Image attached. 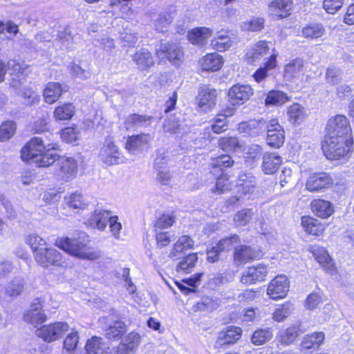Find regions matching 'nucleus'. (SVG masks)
<instances>
[{
  "label": "nucleus",
  "instance_id": "nucleus-25",
  "mask_svg": "<svg viewBox=\"0 0 354 354\" xmlns=\"http://www.w3.org/2000/svg\"><path fill=\"white\" fill-rule=\"evenodd\" d=\"M310 208L317 216L322 218H328L334 212L330 202L320 198L313 200L310 203Z\"/></svg>",
  "mask_w": 354,
  "mask_h": 354
},
{
  "label": "nucleus",
  "instance_id": "nucleus-33",
  "mask_svg": "<svg viewBox=\"0 0 354 354\" xmlns=\"http://www.w3.org/2000/svg\"><path fill=\"white\" fill-rule=\"evenodd\" d=\"M62 86L58 82H49L44 90L45 102L49 104L55 102L62 94Z\"/></svg>",
  "mask_w": 354,
  "mask_h": 354
},
{
  "label": "nucleus",
  "instance_id": "nucleus-35",
  "mask_svg": "<svg viewBox=\"0 0 354 354\" xmlns=\"http://www.w3.org/2000/svg\"><path fill=\"white\" fill-rule=\"evenodd\" d=\"M287 114L291 123L300 124L308 116L307 111L298 103H294L288 108Z\"/></svg>",
  "mask_w": 354,
  "mask_h": 354
},
{
  "label": "nucleus",
  "instance_id": "nucleus-55",
  "mask_svg": "<svg viewBox=\"0 0 354 354\" xmlns=\"http://www.w3.org/2000/svg\"><path fill=\"white\" fill-rule=\"evenodd\" d=\"M300 329L297 326L288 328L281 335V342L286 345L293 343L299 335Z\"/></svg>",
  "mask_w": 354,
  "mask_h": 354
},
{
  "label": "nucleus",
  "instance_id": "nucleus-24",
  "mask_svg": "<svg viewBox=\"0 0 354 354\" xmlns=\"http://www.w3.org/2000/svg\"><path fill=\"white\" fill-rule=\"evenodd\" d=\"M242 330L239 327L230 326L225 330L220 332L216 344L222 346L235 343L241 337Z\"/></svg>",
  "mask_w": 354,
  "mask_h": 354
},
{
  "label": "nucleus",
  "instance_id": "nucleus-37",
  "mask_svg": "<svg viewBox=\"0 0 354 354\" xmlns=\"http://www.w3.org/2000/svg\"><path fill=\"white\" fill-rule=\"evenodd\" d=\"M165 157H158L155 160V168L158 171L157 180L162 185H167L171 178L169 169L164 166L167 163Z\"/></svg>",
  "mask_w": 354,
  "mask_h": 354
},
{
  "label": "nucleus",
  "instance_id": "nucleus-52",
  "mask_svg": "<svg viewBox=\"0 0 354 354\" xmlns=\"http://www.w3.org/2000/svg\"><path fill=\"white\" fill-rule=\"evenodd\" d=\"M155 28L159 32H165L171 22V17L168 12H162L153 17Z\"/></svg>",
  "mask_w": 354,
  "mask_h": 354
},
{
  "label": "nucleus",
  "instance_id": "nucleus-60",
  "mask_svg": "<svg viewBox=\"0 0 354 354\" xmlns=\"http://www.w3.org/2000/svg\"><path fill=\"white\" fill-rule=\"evenodd\" d=\"M218 306V304L213 299L209 297H204L196 305L194 308L195 311H211L216 309Z\"/></svg>",
  "mask_w": 354,
  "mask_h": 354
},
{
  "label": "nucleus",
  "instance_id": "nucleus-13",
  "mask_svg": "<svg viewBox=\"0 0 354 354\" xmlns=\"http://www.w3.org/2000/svg\"><path fill=\"white\" fill-rule=\"evenodd\" d=\"M140 337L136 333H130L118 344L114 347L111 354H134L140 344Z\"/></svg>",
  "mask_w": 354,
  "mask_h": 354
},
{
  "label": "nucleus",
  "instance_id": "nucleus-49",
  "mask_svg": "<svg viewBox=\"0 0 354 354\" xmlns=\"http://www.w3.org/2000/svg\"><path fill=\"white\" fill-rule=\"evenodd\" d=\"M268 50L269 48L267 42L259 41L253 46L252 49L247 53V55L252 59V62H254L266 55Z\"/></svg>",
  "mask_w": 354,
  "mask_h": 354
},
{
  "label": "nucleus",
  "instance_id": "nucleus-14",
  "mask_svg": "<svg viewBox=\"0 0 354 354\" xmlns=\"http://www.w3.org/2000/svg\"><path fill=\"white\" fill-rule=\"evenodd\" d=\"M59 169L58 175L66 181L75 178L77 173V163L75 159L71 157H62L58 155Z\"/></svg>",
  "mask_w": 354,
  "mask_h": 354
},
{
  "label": "nucleus",
  "instance_id": "nucleus-38",
  "mask_svg": "<svg viewBox=\"0 0 354 354\" xmlns=\"http://www.w3.org/2000/svg\"><path fill=\"white\" fill-rule=\"evenodd\" d=\"M218 145L226 152H238L243 148V144L236 137H222L218 140Z\"/></svg>",
  "mask_w": 354,
  "mask_h": 354
},
{
  "label": "nucleus",
  "instance_id": "nucleus-51",
  "mask_svg": "<svg viewBox=\"0 0 354 354\" xmlns=\"http://www.w3.org/2000/svg\"><path fill=\"white\" fill-rule=\"evenodd\" d=\"M241 151L243 152L244 158L247 160H259L262 155L263 149L259 145L252 144L243 146Z\"/></svg>",
  "mask_w": 354,
  "mask_h": 354
},
{
  "label": "nucleus",
  "instance_id": "nucleus-39",
  "mask_svg": "<svg viewBox=\"0 0 354 354\" xmlns=\"http://www.w3.org/2000/svg\"><path fill=\"white\" fill-rule=\"evenodd\" d=\"M290 100L288 95L278 90H272L267 94L265 104L269 106H281Z\"/></svg>",
  "mask_w": 354,
  "mask_h": 354
},
{
  "label": "nucleus",
  "instance_id": "nucleus-10",
  "mask_svg": "<svg viewBox=\"0 0 354 354\" xmlns=\"http://www.w3.org/2000/svg\"><path fill=\"white\" fill-rule=\"evenodd\" d=\"M289 290V281L285 275H278L269 283L267 294L272 299L285 297Z\"/></svg>",
  "mask_w": 354,
  "mask_h": 354
},
{
  "label": "nucleus",
  "instance_id": "nucleus-26",
  "mask_svg": "<svg viewBox=\"0 0 354 354\" xmlns=\"http://www.w3.org/2000/svg\"><path fill=\"white\" fill-rule=\"evenodd\" d=\"M212 33V30L209 28L197 27L189 31L187 38L192 44L203 46Z\"/></svg>",
  "mask_w": 354,
  "mask_h": 354
},
{
  "label": "nucleus",
  "instance_id": "nucleus-47",
  "mask_svg": "<svg viewBox=\"0 0 354 354\" xmlns=\"http://www.w3.org/2000/svg\"><path fill=\"white\" fill-rule=\"evenodd\" d=\"M25 242L31 248L33 255L47 245L46 241L35 233L26 235Z\"/></svg>",
  "mask_w": 354,
  "mask_h": 354
},
{
  "label": "nucleus",
  "instance_id": "nucleus-12",
  "mask_svg": "<svg viewBox=\"0 0 354 354\" xmlns=\"http://www.w3.org/2000/svg\"><path fill=\"white\" fill-rule=\"evenodd\" d=\"M217 91L207 86L201 88L197 96V104L204 112L209 111L216 105Z\"/></svg>",
  "mask_w": 354,
  "mask_h": 354
},
{
  "label": "nucleus",
  "instance_id": "nucleus-44",
  "mask_svg": "<svg viewBox=\"0 0 354 354\" xmlns=\"http://www.w3.org/2000/svg\"><path fill=\"white\" fill-rule=\"evenodd\" d=\"M193 245L194 241L191 237L187 235H183L180 236L178 241L174 244L169 256L171 257H178L179 254L183 252L184 250L192 248Z\"/></svg>",
  "mask_w": 354,
  "mask_h": 354
},
{
  "label": "nucleus",
  "instance_id": "nucleus-20",
  "mask_svg": "<svg viewBox=\"0 0 354 354\" xmlns=\"http://www.w3.org/2000/svg\"><path fill=\"white\" fill-rule=\"evenodd\" d=\"M268 122L263 120H250L239 124L238 131L251 137H256L266 130Z\"/></svg>",
  "mask_w": 354,
  "mask_h": 354
},
{
  "label": "nucleus",
  "instance_id": "nucleus-53",
  "mask_svg": "<svg viewBox=\"0 0 354 354\" xmlns=\"http://www.w3.org/2000/svg\"><path fill=\"white\" fill-rule=\"evenodd\" d=\"M198 261V255L196 253H192L181 260L177 266L178 271H183L185 273L191 272L192 270L195 267Z\"/></svg>",
  "mask_w": 354,
  "mask_h": 354
},
{
  "label": "nucleus",
  "instance_id": "nucleus-54",
  "mask_svg": "<svg viewBox=\"0 0 354 354\" xmlns=\"http://www.w3.org/2000/svg\"><path fill=\"white\" fill-rule=\"evenodd\" d=\"M175 216L173 213L162 214L157 218L154 224L155 232L161 231L173 225L175 222Z\"/></svg>",
  "mask_w": 354,
  "mask_h": 354
},
{
  "label": "nucleus",
  "instance_id": "nucleus-3",
  "mask_svg": "<svg viewBox=\"0 0 354 354\" xmlns=\"http://www.w3.org/2000/svg\"><path fill=\"white\" fill-rule=\"evenodd\" d=\"M353 138L325 137L322 149L328 159L337 160L344 156L353 145Z\"/></svg>",
  "mask_w": 354,
  "mask_h": 354
},
{
  "label": "nucleus",
  "instance_id": "nucleus-16",
  "mask_svg": "<svg viewBox=\"0 0 354 354\" xmlns=\"http://www.w3.org/2000/svg\"><path fill=\"white\" fill-rule=\"evenodd\" d=\"M333 183L332 177L326 173L315 174L310 176L306 183V188L310 192H317L327 188Z\"/></svg>",
  "mask_w": 354,
  "mask_h": 354
},
{
  "label": "nucleus",
  "instance_id": "nucleus-63",
  "mask_svg": "<svg viewBox=\"0 0 354 354\" xmlns=\"http://www.w3.org/2000/svg\"><path fill=\"white\" fill-rule=\"evenodd\" d=\"M27 75H11L9 80L10 86L15 89L16 93L21 92V88L26 80Z\"/></svg>",
  "mask_w": 354,
  "mask_h": 354
},
{
  "label": "nucleus",
  "instance_id": "nucleus-27",
  "mask_svg": "<svg viewBox=\"0 0 354 354\" xmlns=\"http://www.w3.org/2000/svg\"><path fill=\"white\" fill-rule=\"evenodd\" d=\"M132 59L140 70H147L154 65L153 57L147 48H140L133 55Z\"/></svg>",
  "mask_w": 354,
  "mask_h": 354
},
{
  "label": "nucleus",
  "instance_id": "nucleus-41",
  "mask_svg": "<svg viewBox=\"0 0 354 354\" xmlns=\"http://www.w3.org/2000/svg\"><path fill=\"white\" fill-rule=\"evenodd\" d=\"M272 337L273 329L272 328H259L253 333L251 342L256 346H260L269 342Z\"/></svg>",
  "mask_w": 354,
  "mask_h": 354
},
{
  "label": "nucleus",
  "instance_id": "nucleus-56",
  "mask_svg": "<svg viewBox=\"0 0 354 354\" xmlns=\"http://www.w3.org/2000/svg\"><path fill=\"white\" fill-rule=\"evenodd\" d=\"M80 133L75 127H66L62 131L61 138L67 143L75 145L79 140Z\"/></svg>",
  "mask_w": 354,
  "mask_h": 354
},
{
  "label": "nucleus",
  "instance_id": "nucleus-15",
  "mask_svg": "<svg viewBox=\"0 0 354 354\" xmlns=\"http://www.w3.org/2000/svg\"><path fill=\"white\" fill-rule=\"evenodd\" d=\"M253 95V89L250 85L236 84L228 91V97L232 105L242 104Z\"/></svg>",
  "mask_w": 354,
  "mask_h": 354
},
{
  "label": "nucleus",
  "instance_id": "nucleus-21",
  "mask_svg": "<svg viewBox=\"0 0 354 354\" xmlns=\"http://www.w3.org/2000/svg\"><path fill=\"white\" fill-rule=\"evenodd\" d=\"M310 252L313 253L315 259L327 272L331 274L335 272V268L334 263L327 251L323 247L317 245L312 246L310 248Z\"/></svg>",
  "mask_w": 354,
  "mask_h": 354
},
{
  "label": "nucleus",
  "instance_id": "nucleus-23",
  "mask_svg": "<svg viewBox=\"0 0 354 354\" xmlns=\"http://www.w3.org/2000/svg\"><path fill=\"white\" fill-rule=\"evenodd\" d=\"M152 119L151 116L133 113L127 117L124 127L129 131L146 128L150 126Z\"/></svg>",
  "mask_w": 354,
  "mask_h": 354
},
{
  "label": "nucleus",
  "instance_id": "nucleus-18",
  "mask_svg": "<svg viewBox=\"0 0 354 354\" xmlns=\"http://www.w3.org/2000/svg\"><path fill=\"white\" fill-rule=\"evenodd\" d=\"M152 137L149 133H140L129 136L127 139L125 149L131 153L135 154L142 151L151 140Z\"/></svg>",
  "mask_w": 354,
  "mask_h": 354
},
{
  "label": "nucleus",
  "instance_id": "nucleus-43",
  "mask_svg": "<svg viewBox=\"0 0 354 354\" xmlns=\"http://www.w3.org/2000/svg\"><path fill=\"white\" fill-rule=\"evenodd\" d=\"M64 201L68 207L74 209H84L88 205L86 200L81 193L75 192L64 197Z\"/></svg>",
  "mask_w": 354,
  "mask_h": 354
},
{
  "label": "nucleus",
  "instance_id": "nucleus-64",
  "mask_svg": "<svg viewBox=\"0 0 354 354\" xmlns=\"http://www.w3.org/2000/svg\"><path fill=\"white\" fill-rule=\"evenodd\" d=\"M345 0H324L323 7L329 14H334L343 6Z\"/></svg>",
  "mask_w": 354,
  "mask_h": 354
},
{
  "label": "nucleus",
  "instance_id": "nucleus-30",
  "mask_svg": "<svg viewBox=\"0 0 354 354\" xmlns=\"http://www.w3.org/2000/svg\"><path fill=\"white\" fill-rule=\"evenodd\" d=\"M111 217V212L106 210H98L91 216L88 224L93 228L104 230Z\"/></svg>",
  "mask_w": 354,
  "mask_h": 354
},
{
  "label": "nucleus",
  "instance_id": "nucleus-62",
  "mask_svg": "<svg viewBox=\"0 0 354 354\" xmlns=\"http://www.w3.org/2000/svg\"><path fill=\"white\" fill-rule=\"evenodd\" d=\"M240 241L239 237L236 234H234L230 237L223 238L216 244V248L220 252L229 250L234 244Z\"/></svg>",
  "mask_w": 354,
  "mask_h": 354
},
{
  "label": "nucleus",
  "instance_id": "nucleus-1",
  "mask_svg": "<svg viewBox=\"0 0 354 354\" xmlns=\"http://www.w3.org/2000/svg\"><path fill=\"white\" fill-rule=\"evenodd\" d=\"M47 136L32 138L21 149V157L24 161L32 160L38 167H46L52 165L58 158L55 150L57 144L50 143Z\"/></svg>",
  "mask_w": 354,
  "mask_h": 354
},
{
  "label": "nucleus",
  "instance_id": "nucleus-57",
  "mask_svg": "<svg viewBox=\"0 0 354 354\" xmlns=\"http://www.w3.org/2000/svg\"><path fill=\"white\" fill-rule=\"evenodd\" d=\"M253 214V211L251 209L241 210L234 216V221L235 225L237 227L246 225L252 220Z\"/></svg>",
  "mask_w": 354,
  "mask_h": 354
},
{
  "label": "nucleus",
  "instance_id": "nucleus-61",
  "mask_svg": "<svg viewBox=\"0 0 354 354\" xmlns=\"http://www.w3.org/2000/svg\"><path fill=\"white\" fill-rule=\"evenodd\" d=\"M234 160L228 155H222L215 158H213L211 162V165L214 168H219L223 170L224 168L230 167L233 165Z\"/></svg>",
  "mask_w": 354,
  "mask_h": 354
},
{
  "label": "nucleus",
  "instance_id": "nucleus-19",
  "mask_svg": "<svg viewBox=\"0 0 354 354\" xmlns=\"http://www.w3.org/2000/svg\"><path fill=\"white\" fill-rule=\"evenodd\" d=\"M304 61L297 58L285 66L283 76L285 80L292 82L299 79L304 75Z\"/></svg>",
  "mask_w": 354,
  "mask_h": 354
},
{
  "label": "nucleus",
  "instance_id": "nucleus-31",
  "mask_svg": "<svg viewBox=\"0 0 354 354\" xmlns=\"http://www.w3.org/2000/svg\"><path fill=\"white\" fill-rule=\"evenodd\" d=\"M232 45V41L225 30L217 32L211 40V46L218 51L222 52L228 50Z\"/></svg>",
  "mask_w": 354,
  "mask_h": 354
},
{
  "label": "nucleus",
  "instance_id": "nucleus-59",
  "mask_svg": "<svg viewBox=\"0 0 354 354\" xmlns=\"http://www.w3.org/2000/svg\"><path fill=\"white\" fill-rule=\"evenodd\" d=\"M292 310V304L286 303L275 310L272 314V318L277 322L284 321L290 314Z\"/></svg>",
  "mask_w": 354,
  "mask_h": 354
},
{
  "label": "nucleus",
  "instance_id": "nucleus-5",
  "mask_svg": "<svg viewBox=\"0 0 354 354\" xmlns=\"http://www.w3.org/2000/svg\"><path fill=\"white\" fill-rule=\"evenodd\" d=\"M156 55L160 60L167 59L174 64H178L183 58L181 48L175 43H159L156 46Z\"/></svg>",
  "mask_w": 354,
  "mask_h": 354
},
{
  "label": "nucleus",
  "instance_id": "nucleus-9",
  "mask_svg": "<svg viewBox=\"0 0 354 354\" xmlns=\"http://www.w3.org/2000/svg\"><path fill=\"white\" fill-rule=\"evenodd\" d=\"M100 160L108 166L119 164L121 160L118 147L111 140H106L99 153Z\"/></svg>",
  "mask_w": 354,
  "mask_h": 354
},
{
  "label": "nucleus",
  "instance_id": "nucleus-7",
  "mask_svg": "<svg viewBox=\"0 0 354 354\" xmlns=\"http://www.w3.org/2000/svg\"><path fill=\"white\" fill-rule=\"evenodd\" d=\"M68 325L66 322H55L44 325L36 330V335L45 342H52L61 338L68 331Z\"/></svg>",
  "mask_w": 354,
  "mask_h": 354
},
{
  "label": "nucleus",
  "instance_id": "nucleus-46",
  "mask_svg": "<svg viewBox=\"0 0 354 354\" xmlns=\"http://www.w3.org/2000/svg\"><path fill=\"white\" fill-rule=\"evenodd\" d=\"M127 332V326L122 322H115L106 330V337L112 340L120 339Z\"/></svg>",
  "mask_w": 354,
  "mask_h": 354
},
{
  "label": "nucleus",
  "instance_id": "nucleus-36",
  "mask_svg": "<svg viewBox=\"0 0 354 354\" xmlns=\"http://www.w3.org/2000/svg\"><path fill=\"white\" fill-rule=\"evenodd\" d=\"M325 339L323 332H315L306 335L301 342V347L304 349L317 348L322 344Z\"/></svg>",
  "mask_w": 354,
  "mask_h": 354
},
{
  "label": "nucleus",
  "instance_id": "nucleus-17",
  "mask_svg": "<svg viewBox=\"0 0 354 354\" xmlns=\"http://www.w3.org/2000/svg\"><path fill=\"white\" fill-rule=\"evenodd\" d=\"M268 273V269L266 266L259 265L254 267H250L243 272L241 281L243 284L250 285L257 281H264Z\"/></svg>",
  "mask_w": 354,
  "mask_h": 354
},
{
  "label": "nucleus",
  "instance_id": "nucleus-8",
  "mask_svg": "<svg viewBox=\"0 0 354 354\" xmlns=\"http://www.w3.org/2000/svg\"><path fill=\"white\" fill-rule=\"evenodd\" d=\"M46 318L43 309V303L39 299H34L24 314V321L34 327L45 322Z\"/></svg>",
  "mask_w": 354,
  "mask_h": 354
},
{
  "label": "nucleus",
  "instance_id": "nucleus-40",
  "mask_svg": "<svg viewBox=\"0 0 354 354\" xmlns=\"http://www.w3.org/2000/svg\"><path fill=\"white\" fill-rule=\"evenodd\" d=\"M25 287V281L21 277H15L5 287V293L10 297H16L21 294Z\"/></svg>",
  "mask_w": 354,
  "mask_h": 354
},
{
  "label": "nucleus",
  "instance_id": "nucleus-32",
  "mask_svg": "<svg viewBox=\"0 0 354 354\" xmlns=\"http://www.w3.org/2000/svg\"><path fill=\"white\" fill-rule=\"evenodd\" d=\"M239 192L243 195L253 194L257 187V181L254 176L249 174H242L238 180Z\"/></svg>",
  "mask_w": 354,
  "mask_h": 354
},
{
  "label": "nucleus",
  "instance_id": "nucleus-45",
  "mask_svg": "<svg viewBox=\"0 0 354 354\" xmlns=\"http://www.w3.org/2000/svg\"><path fill=\"white\" fill-rule=\"evenodd\" d=\"M325 32V29L321 24L313 23L303 27L301 35L307 39L321 37Z\"/></svg>",
  "mask_w": 354,
  "mask_h": 354
},
{
  "label": "nucleus",
  "instance_id": "nucleus-4",
  "mask_svg": "<svg viewBox=\"0 0 354 354\" xmlns=\"http://www.w3.org/2000/svg\"><path fill=\"white\" fill-rule=\"evenodd\" d=\"M326 138H350L351 129L347 118L342 115H337L330 118L326 127Z\"/></svg>",
  "mask_w": 354,
  "mask_h": 354
},
{
  "label": "nucleus",
  "instance_id": "nucleus-58",
  "mask_svg": "<svg viewBox=\"0 0 354 354\" xmlns=\"http://www.w3.org/2000/svg\"><path fill=\"white\" fill-rule=\"evenodd\" d=\"M16 124L12 121H6L0 127V141L3 142L10 139L15 133Z\"/></svg>",
  "mask_w": 354,
  "mask_h": 354
},
{
  "label": "nucleus",
  "instance_id": "nucleus-22",
  "mask_svg": "<svg viewBox=\"0 0 354 354\" xmlns=\"http://www.w3.org/2000/svg\"><path fill=\"white\" fill-rule=\"evenodd\" d=\"M261 254L259 250L252 249L250 246L242 245L236 248L234 253V259L239 264L259 259Z\"/></svg>",
  "mask_w": 354,
  "mask_h": 354
},
{
  "label": "nucleus",
  "instance_id": "nucleus-34",
  "mask_svg": "<svg viewBox=\"0 0 354 354\" xmlns=\"http://www.w3.org/2000/svg\"><path fill=\"white\" fill-rule=\"evenodd\" d=\"M203 70L216 71L223 65V58L216 53H210L205 55L201 61Z\"/></svg>",
  "mask_w": 354,
  "mask_h": 354
},
{
  "label": "nucleus",
  "instance_id": "nucleus-2",
  "mask_svg": "<svg viewBox=\"0 0 354 354\" xmlns=\"http://www.w3.org/2000/svg\"><path fill=\"white\" fill-rule=\"evenodd\" d=\"M90 241L85 233L75 237L59 238L55 245L71 256L80 259L93 261L100 259L102 252L89 245Z\"/></svg>",
  "mask_w": 354,
  "mask_h": 354
},
{
  "label": "nucleus",
  "instance_id": "nucleus-11",
  "mask_svg": "<svg viewBox=\"0 0 354 354\" xmlns=\"http://www.w3.org/2000/svg\"><path fill=\"white\" fill-rule=\"evenodd\" d=\"M267 143L268 145L279 148L284 142V131L277 119L270 120L267 124Z\"/></svg>",
  "mask_w": 354,
  "mask_h": 354
},
{
  "label": "nucleus",
  "instance_id": "nucleus-6",
  "mask_svg": "<svg viewBox=\"0 0 354 354\" xmlns=\"http://www.w3.org/2000/svg\"><path fill=\"white\" fill-rule=\"evenodd\" d=\"M35 261L43 268H48L51 266H62L64 261L62 254L56 249L51 247H44L38 250L34 255Z\"/></svg>",
  "mask_w": 354,
  "mask_h": 354
},
{
  "label": "nucleus",
  "instance_id": "nucleus-42",
  "mask_svg": "<svg viewBox=\"0 0 354 354\" xmlns=\"http://www.w3.org/2000/svg\"><path fill=\"white\" fill-rule=\"evenodd\" d=\"M74 113V106L71 103H66L55 109L53 116L56 121L68 120L72 118Z\"/></svg>",
  "mask_w": 354,
  "mask_h": 354
},
{
  "label": "nucleus",
  "instance_id": "nucleus-28",
  "mask_svg": "<svg viewBox=\"0 0 354 354\" xmlns=\"http://www.w3.org/2000/svg\"><path fill=\"white\" fill-rule=\"evenodd\" d=\"M292 6L291 0H274L269 5L268 12L278 19H282L288 15L286 12L292 9Z\"/></svg>",
  "mask_w": 354,
  "mask_h": 354
},
{
  "label": "nucleus",
  "instance_id": "nucleus-50",
  "mask_svg": "<svg viewBox=\"0 0 354 354\" xmlns=\"http://www.w3.org/2000/svg\"><path fill=\"white\" fill-rule=\"evenodd\" d=\"M85 348L87 354H102L106 346L102 338L93 337L88 340Z\"/></svg>",
  "mask_w": 354,
  "mask_h": 354
},
{
  "label": "nucleus",
  "instance_id": "nucleus-29",
  "mask_svg": "<svg viewBox=\"0 0 354 354\" xmlns=\"http://www.w3.org/2000/svg\"><path fill=\"white\" fill-rule=\"evenodd\" d=\"M282 162L281 157L275 153L266 152L263 156L262 169L266 174H273Z\"/></svg>",
  "mask_w": 354,
  "mask_h": 354
},
{
  "label": "nucleus",
  "instance_id": "nucleus-48",
  "mask_svg": "<svg viewBox=\"0 0 354 354\" xmlns=\"http://www.w3.org/2000/svg\"><path fill=\"white\" fill-rule=\"evenodd\" d=\"M301 225L306 232L313 235L317 236L322 231V226L319 221L310 216H303Z\"/></svg>",
  "mask_w": 354,
  "mask_h": 354
}]
</instances>
